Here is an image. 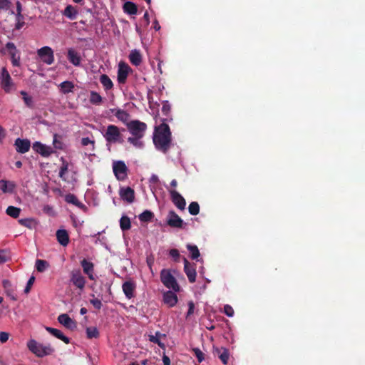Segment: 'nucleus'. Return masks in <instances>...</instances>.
<instances>
[{
	"mask_svg": "<svg viewBox=\"0 0 365 365\" xmlns=\"http://www.w3.org/2000/svg\"><path fill=\"white\" fill-rule=\"evenodd\" d=\"M153 217L154 213L150 210H145L138 216L140 221L143 222H151Z\"/></svg>",
	"mask_w": 365,
	"mask_h": 365,
	"instance_id": "473e14b6",
	"label": "nucleus"
},
{
	"mask_svg": "<svg viewBox=\"0 0 365 365\" xmlns=\"http://www.w3.org/2000/svg\"><path fill=\"white\" fill-rule=\"evenodd\" d=\"M163 365H170V358L168 356H166L165 354H164L163 356Z\"/></svg>",
	"mask_w": 365,
	"mask_h": 365,
	"instance_id": "680f3d73",
	"label": "nucleus"
},
{
	"mask_svg": "<svg viewBox=\"0 0 365 365\" xmlns=\"http://www.w3.org/2000/svg\"><path fill=\"white\" fill-rule=\"evenodd\" d=\"M11 2L10 0H0V12L11 9Z\"/></svg>",
	"mask_w": 365,
	"mask_h": 365,
	"instance_id": "de8ad7c7",
	"label": "nucleus"
},
{
	"mask_svg": "<svg viewBox=\"0 0 365 365\" xmlns=\"http://www.w3.org/2000/svg\"><path fill=\"white\" fill-rule=\"evenodd\" d=\"M113 170L118 180H124L127 178L128 168L123 161L119 160L113 164Z\"/></svg>",
	"mask_w": 365,
	"mask_h": 365,
	"instance_id": "423d86ee",
	"label": "nucleus"
},
{
	"mask_svg": "<svg viewBox=\"0 0 365 365\" xmlns=\"http://www.w3.org/2000/svg\"><path fill=\"white\" fill-rule=\"evenodd\" d=\"M120 198L128 203L135 200V191L130 187H121L119 191Z\"/></svg>",
	"mask_w": 365,
	"mask_h": 365,
	"instance_id": "4468645a",
	"label": "nucleus"
},
{
	"mask_svg": "<svg viewBox=\"0 0 365 365\" xmlns=\"http://www.w3.org/2000/svg\"><path fill=\"white\" fill-rule=\"evenodd\" d=\"M6 47L9 51L10 53H11V52H14V51L16 50V46H15L14 43L12 42H8L6 44Z\"/></svg>",
	"mask_w": 365,
	"mask_h": 365,
	"instance_id": "052dcab7",
	"label": "nucleus"
},
{
	"mask_svg": "<svg viewBox=\"0 0 365 365\" xmlns=\"http://www.w3.org/2000/svg\"><path fill=\"white\" fill-rule=\"evenodd\" d=\"M115 116L121 122L123 123H125L127 125V123H129L130 120V115L129 113L121 109H118L115 113Z\"/></svg>",
	"mask_w": 365,
	"mask_h": 365,
	"instance_id": "cd10ccee",
	"label": "nucleus"
},
{
	"mask_svg": "<svg viewBox=\"0 0 365 365\" xmlns=\"http://www.w3.org/2000/svg\"><path fill=\"white\" fill-rule=\"evenodd\" d=\"M192 351L197 357L199 363H201L205 359V354L199 348H193Z\"/></svg>",
	"mask_w": 365,
	"mask_h": 365,
	"instance_id": "09e8293b",
	"label": "nucleus"
},
{
	"mask_svg": "<svg viewBox=\"0 0 365 365\" xmlns=\"http://www.w3.org/2000/svg\"><path fill=\"white\" fill-rule=\"evenodd\" d=\"M14 145L19 153L24 154L29 150L31 142L28 139L17 138L15 140Z\"/></svg>",
	"mask_w": 365,
	"mask_h": 365,
	"instance_id": "2eb2a0df",
	"label": "nucleus"
},
{
	"mask_svg": "<svg viewBox=\"0 0 365 365\" xmlns=\"http://www.w3.org/2000/svg\"><path fill=\"white\" fill-rule=\"evenodd\" d=\"M34 150L43 157H48L51 154V148L41 143L40 142H35L33 145Z\"/></svg>",
	"mask_w": 365,
	"mask_h": 365,
	"instance_id": "412c9836",
	"label": "nucleus"
},
{
	"mask_svg": "<svg viewBox=\"0 0 365 365\" xmlns=\"http://www.w3.org/2000/svg\"><path fill=\"white\" fill-rule=\"evenodd\" d=\"M63 14L71 20H74L77 15V11L73 6L68 5L66 7Z\"/></svg>",
	"mask_w": 365,
	"mask_h": 365,
	"instance_id": "72a5a7b5",
	"label": "nucleus"
},
{
	"mask_svg": "<svg viewBox=\"0 0 365 365\" xmlns=\"http://www.w3.org/2000/svg\"><path fill=\"white\" fill-rule=\"evenodd\" d=\"M86 336L88 339H97L99 337V331L95 327H89L86 328Z\"/></svg>",
	"mask_w": 365,
	"mask_h": 365,
	"instance_id": "4c0bfd02",
	"label": "nucleus"
},
{
	"mask_svg": "<svg viewBox=\"0 0 365 365\" xmlns=\"http://www.w3.org/2000/svg\"><path fill=\"white\" fill-rule=\"evenodd\" d=\"M143 25V24H135V26H136V31H137V32L140 35H141V27H142Z\"/></svg>",
	"mask_w": 365,
	"mask_h": 365,
	"instance_id": "69168bd1",
	"label": "nucleus"
},
{
	"mask_svg": "<svg viewBox=\"0 0 365 365\" xmlns=\"http://www.w3.org/2000/svg\"><path fill=\"white\" fill-rule=\"evenodd\" d=\"M170 105L168 103V101H165L163 102V106H162V112L163 115L168 116L170 112Z\"/></svg>",
	"mask_w": 365,
	"mask_h": 365,
	"instance_id": "8fccbe9b",
	"label": "nucleus"
},
{
	"mask_svg": "<svg viewBox=\"0 0 365 365\" xmlns=\"http://www.w3.org/2000/svg\"><path fill=\"white\" fill-rule=\"evenodd\" d=\"M58 322L66 328L73 330L76 328V322L67 314H61L58 317Z\"/></svg>",
	"mask_w": 365,
	"mask_h": 365,
	"instance_id": "dca6fc26",
	"label": "nucleus"
},
{
	"mask_svg": "<svg viewBox=\"0 0 365 365\" xmlns=\"http://www.w3.org/2000/svg\"><path fill=\"white\" fill-rule=\"evenodd\" d=\"M184 262V272L186 274L188 280L190 283H193L196 280V270H195V265L191 264L188 260L184 257L183 258Z\"/></svg>",
	"mask_w": 365,
	"mask_h": 365,
	"instance_id": "f8f14e48",
	"label": "nucleus"
},
{
	"mask_svg": "<svg viewBox=\"0 0 365 365\" xmlns=\"http://www.w3.org/2000/svg\"><path fill=\"white\" fill-rule=\"evenodd\" d=\"M166 223L168 226L173 228H183L184 225H186V223H185L179 215L173 210L169 211L166 218Z\"/></svg>",
	"mask_w": 365,
	"mask_h": 365,
	"instance_id": "0eeeda50",
	"label": "nucleus"
},
{
	"mask_svg": "<svg viewBox=\"0 0 365 365\" xmlns=\"http://www.w3.org/2000/svg\"><path fill=\"white\" fill-rule=\"evenodd\" d=\"M37 53L41 61L47 65H51L54 62L53 51L51 47L43 46L38 50Z\"/></svg>",
	"mask_w": 365,
	"mask_h": 365,
	"instance_id": "6e6552de",
	"label": "nucleus"
},
{
	"mask_svg": "<svg viewBox=\"0 0 365 365\" xmlns=\"http://www.w3.org/2000/svg\"><path fill=\"white\" fill-rule=\"evenodd\" d=\"M89 101L93 105H100L103 102V98L96 91H91Z\"/></svg>",
	"mask_w": 365,
	"mask_h": 365,
	"instance_id": "2f4dec72",
	"label": "nucleus"
},
{
	"mask_svg": "<svg viewBox=\"0 0 365 365\" xmlns=\"http://www.w3.org/2000/svg\"><path fill=\"white\" fill-rule=\"evenodd\" d=\"M67 58L68 61L76 66H78L81 64V58L78 52L73 48L68 49Z\"/></svg>",
	"mask_w": 365,
	"mask_h": 365,
	"instance_id": "b1692460",
	"label": "nucleus"
},
{
	"mask_svg": "<svg viewBox=\"0 0 365 365\" xmlns=\"http://www.w3.org/2000/svg\"><path fill=\"white\" fill-rule=\"evenodd\" d=\"M223 312L229 317H232L235 314L233 308L229 304H225L224 306Z\"/></svg>",
	"mask_w": 365,
	"mask_h": 365,
	"instance_id": "3c124183",
	"label": "nucleus"
},
{
	"mask_svg": "<svg viewBox=\"0 0 365 365\" xmlns=\"http://www.w3.org/2000/svg\"><path fill=\"white\" fill-rule=\"evenodd\" d=\"M53 145L57 149H61L62 148V143L61 142L58 141L57 140V135L55 134L54 136H53Z\"/></svg>",
	"mask_w": 365,
	"mask_h": 365,
	"instance_id": "bf43d9fd",
	"label": "nucleus"
},
{
	"mask_svg": "<svg viewBox=\"0 0 365 365\" xmlns=\"http://www.w3.org/2000/svg\"><path fill=\"white\" fill-rule=\"evenodd\" d=\"M90 303L97 309H101L102 307V302L100 299L95 298L90 300Z\"/></svg>",
	"mask_w": 365,
	"mask_h": 365,
	"instance_id": "6e6d98bb",
	"label": "nucleus"
},
{
	"mask_svg": "<svg viewBox=\"0 0 365 365\" xmlns=\"http://www.w3.org/2000/svg\"><path fill=\"white\" fill-rule=\"evenodd\" d=\"M123 10L128 14H135L138 11L137 6L132 1H126L123 4Z\"/></svg>",
	"mask_w": 365,
	"mask_h": 365,
	"instance_id": "7c9ffc66",
	"label": "nucleus"
},
{
	"mask_svg": "<svg viewBox=\"0 0 365 365\" xmlns=\"http://www.w3.org/2000/svg\"><path fill=\"white\" fill-rule=\"evenodd\" d=\"M61 161L62 162V165L60 168L58 175L62 180H65L66 178L64 175L68 172V163L63 157L61 158Z\"/></svg>",
	"mask_w": 365,
	"mask_h": 365,
	"instance_id": "e433bc0d",
	"label": "nucleus"
},
{
	"mask_svg": "<svg viewBox=\"0 0 365 365\" xmlns=\"http://www.w3.org/2000/svg\"><path fill=\"white\" fill-rule=\"evenodd\" d=\"M163 122L158 126L155 127L153 133V143L156 148L165 153L170 149L171 145V132L168 124Z\"/></svg>",
	"mask_w": 365,
	"mask_h": 365,
	"instance_id": "f257e3e1",
	"label": "nucleus"
},
{
	"mask_svg": "<svg viewBox=\"0 0 365 365\" xmlns=\"http://www.w3.org/2000/svg\"><path fill=\"white\" fill-rule=\"evenodd\" d=\"M14 184L5 180H0V190L4 192H12L14 188Z\"/></svg>",
	"mask_w": 365,
	"mask_h": 365,
	"instance_id": "c85d7f7f",
	"label": "nucleus"
},
{
	"mask_svg": "<svg viewBox=\"0 0 365 365\" xmlns=\"http://www.w3.org/2000/svg\"><path fill=\"white\" fill-rule=\"evenodd\" d=\"M34 281H35V277L34 276H31L29 278V279L28 280L27 284L24 289V292L26 294H28L30 292L31 287H32L33 284L34 283Z\"/></svg>",
	"mask_w": 365,
	"mask_h": 365,
	"instance_id": "5fc2aeb1",
	"label": "nucleus"
},
{
	"mask_svg": "<svg viewBox=\"0 0 365 365\" xmlns=\"http://www.w3.org/2000/svg\"><path fill=\"white\" fill-rule=\"evenodd\" d=\"M132 71L131 68L124 62H120L117 73V80L118 83L125 84L128 74Z\"/></svg>",
	"mask_w": 365,
	"mask_h": 365,
	"instance_id": "1a4fd4ad",
	"label": "nucleus"
},
{
	"mask_svg": "<svg viewBox=\"0 0 365 365\" xmlns=\"http://www.w3.org/2000/svg\"><path fill=\"white\" fill-rule=\"evenodd\" d=\"M21 212V209L14 206H9L6 213L11 217L17 218Z\"/></svg>",
	"mask_w": 365,
	"mask_h": 365,
	"instance_id": "58836bf2",
	"label": "nucleus"
},
{
	"mask_svg": "<svg viewBox=\"0 0 365 365\" xmlns=\"http://www.w3.org/2000/svg\"><path fill=\"white\" fill-rule=\"evenodd\" d=\"M46 330L48 333L52 334L53 336H55L57 339H61V341H63L65 344H69L70 343L69 338L63 334V332L61 331H60L59 329H55V328H52V327H46Z\"/></svg>",
	"mask_w": 365,
	"mask_h": 365,
	"instance_id": "4be33fe9",
	"label": "nucleus"
},
{
	"mask_svg": "<svg viewBox=\"0 0 365 365\" xmlns=\"http://www.w3.org/2000/svg\"><path fill=\"white\" fill-rule=\"evenodd\" d=\"M59 87L62 93L67 94L68 93L73 92L74 84L71 81H65L59 85Z\"/></svg>",
	"mask_w": 365,
	"mask_h": 365,
	"instance_id": "c756f323",
	"label": "nucleus"
},
{
	"mask_svg": "<svg viewBox=\"0 0 365 365\" xmlns=\"http://www.w3.org/2000/svg\"><path fill=\"white\" fill-rule=\"evenodd\" d=\"M56 238L59 244L66 247L69 243L68 233L66 230H58L56 232Z\"/></svg>",
	"mask_w": 365,
	"mask_h": 365,
	"instance_id": "5701e85b",
	"label": "nucleus"
},
{
	"mask_svg": "<svg viewBox=\"0 0 365 365\" xmlns=\"http://www.w3.org/2000/svg\"><path fill=\"white\" fill-rule=\"evenodd\" d=\"M0 78L1 88L4 90L5 92L9 93L12 89L14 84L11 77L5 67L2 68L1 70Z\"/></svg>",
	"mask_w": 365,
	"mask_h": 365,
	"instance_id": "9d476101",
	"label": "nucleus"
},
{
	"mask_svg": "<svg viewBox=\"0 0 365 365\" xmlns=\"http://www.w3.org/2000/svg\"><path fill=\"white\" fill-rule=\"evenodd\" d=\"M86 313H87V309H86V308H85V307H82V308L80 309V314H81L83 315V314H86Z\"/></svg>",
	"mask_w": 365,
	"mask_h": 365,
	"instance_id": "774afa93",
	"label": "nucleus"
},
{
	"mask_svg": "<svg viewBox=\"0 0 365 365\" xmlns=\"http://www.w3.org/2000/svg\"><path fill=\"white\" fill-rule=\"evenodd\" d=\"M9 337V334L5 331L0 332V341L1 343H5L8 341Z\"/></svg>",
	"mask_w": 365,
	"mask_h": 365,
	"instance_id": "4d7b16f0",
	"label": "nucleus"
},
{
	"mask_svg": "<svg viewBox=\"0 0 365 365\" xmlns=\"http://www.w3.org/2000/svg\"><path fill=\"white\" fill-rule=\"evenodd\" d=\"M21 95L23 96V100L25 103V104L29 107V108H33L34 107V103H33V99L31 96H29L27 95V93L26 91H21Z\"/></svg>",
	"mask_w": 365,
	"mask_h": 365,
	"instance_id": "a18cd8bd",
	"label": "nucleus"
},
{
	"mask_svg": "<svg viewBox=\"0 0 365 365\" xmlns=\"http://www.w3.org/2000/svg\"><path fill=\"white\" fill-rule=\"evenodd\" d=\"M11 259L10 252L7 250H0V264L5 263Z\"/></svg>",
	"mask_w": 365,
	"mask_h": 365,
	"instance_id": "37998d69",
	"label": "nucleus"
},
{
	"mask_svg": "<svg viewBox=\"0 0 365 365\" xmlns=\"http://www.w3.org/2000/svg\"><path fill=\"white\" fill-rule=\"evenodd\" d=\"M71 282L81 290H83L85 287L86 279L80 270H74L71 272Z\"/></svg>",
	"mask_w": 365,
	"mask_h": 365,
	"instance_id": "9b49d317",
	"label": "nucleus"
},
{
	"mask_svg": "<svg viewBox=\"0 0 365 365\" xmlns=\"http://www.w3.org/2000/svg\"><path fill=\"white\" fill-rule=\"evenodd\" d=\"M81 265L83 268V272L88 275V278L91 280H94V276H93L94 264H93V263L88 262L86 259H83L81 262Z\"/></svg>",
	"mask_w": 365,
	"mask_h": 365,
	"instance_id": "a211bd4d",
	"label": "nucleus"
},
{
	"mask_svg": "<svg viewBox=\"0 0 365 365\" xmlns=\"http://www.w3.org/2000/svg\"><path fill=\"white\" fill-rule=\"evenodd\" d=\"M103 135L107 145L123 143L124 141L119 128L115 125H108Z\"/></svg>",
	"mask_w": 365,
	"mask_h": 365,
	"instance_id": "7ed1b4c3",
	"label": "nucleus"
},
{
	"mask_svg": "<svg viewBox=\"0 0 365 365\" xmlns=\"http://www.w3.org/2000/svg\"><path fill=\"white\" fill-rule=\"evenodd\" d=\"M142 138H143L131 136L128 138V141L134 147L141 149L144 147V143L141 140Z\"/></svg>",
	"mask_w": 365,
	"mask_h": 365,
	"instance_id": "c9c22d12",
	"label": "nucleus"
},
{
	"mask_svg": "<svg viewBox=\"0 0 365 365\" xmlns=\"http://www.w3.org/2000/svg\"><path fill=\"white\" fill-rule=\"evenodd\" d=\"M123 293L128 299H131L134 297V292L135 284L132 281H126L122 285Z\"/></svg>",
	"mask_w": 365,
	"mask_h": 365,
	"instance_id": "aec40b11",
	"label": "nucleus"
},
{
	"mask_svg": "<svg viewBox=\"0 0 365 365\" xmlns=\"http://www.w3.org/2000/svg\"><path fill=\"white\" fill-rule=\"evenodd\" d=\"M163 336L159 331L155 332V335L150 334L148 336L149 341L150 342L157 344L160 347L163 348L165 344L162 343L160 340V336Z\"/></svg>",
	"mask_w": 365,
	"mask_h": 365,
	"instance_id": "ea45409f",
	"label": "nucleus"
},
{
	"mask_svg": "<svg viewBox=\"0 0 365 365\" xmlns=\"http://www.w3.org/2000/svg\"><path fill=\"white\" fill-rule=\"evenodd\" d=\"M188 311H187V317H188L189 316H190L191 314H193L194 312V309H195V304L193 303V302H189L188 303Z\"/></svg>",
	"mask_w": 365,
	"mask_h": 365,
	"instance_id": "13d9d810",
	"label": "nucleus"
},
{
	"mask_svg": "<svg viewBox=\"0 0 365 365\" xmlns=\"http://www.w3.org/2000/svg\"><path fill=\"white\" fill-rule=\"evenodd\" d=\"M160 280L163 285L168 288L171 289L175 292H178L180 291V287L178 284L176 279L172 274L170 269H163L160 272Z\"/></svg>",
	"mask_w": 365,
	"mask_h": 365,
	"instance_id": "20e7f679",
	"label": "nucleus"
},
{
	"mask_svg": "<svg viewBox=\"0 0 365 365\" xmlns=\"http://www.w3.org/2000/svg\"><path fill=\"white\" fill-rule=\"evenodd\" d=\"M49 266L48 262L43 259H37L36 261V268L38 272H43Z\"/></svg>",
	"mask_w": 365,
	"mask_h": 365,
	"instance_id": "79ce46f5",
	"label": "nucleus"
},
{
	"mask_svg": "<svg viewBox=\"0 0 365 365\" xmlns=\"http://www.w3.org/2000/svg\"><path fill=\"white\" fill-rule=\"evenodd\" d=\"M127 128L132 136L143 138L147 129V125L140 120H134L127 123Z\"/></svg>",
	"mask_w": 365,
	"mask_h": 365,
	"instance_id": "39448f33",
	"label": "nucleus"
},
{
	"mask_svg": "<svg viewBox=\"0 0 365 365\" xmlns=\"http://www.w3.org/2000/svg\"><path fill=\"white\" fill-rule=\"evenodd\" d=\"M19 223L24 227H26L28 228H32V226L34 224V220L31 218H25V219H21L19 220Z\"/></svg>",
	"mask_w": 365,
	"mask_h": 365,
	"instance_id": "49530a36",
	"label": "nucleus"
},
{
	"mask_svg": "<svg viewBox=\"0 0 365 365\" xmlns=\"http://www.w3.org/2000/svg\"><path fill=\"white\" fill-rule=\"evenodd\" d=\"M99 80L106 91H108L113 88V83L108 75H101Z\"/></svg>",
	"mask_w": 365,
	"mask_h": 365,
	"instance_id": "bb28decb",
	"label": "nucleus"
},
{
	"mask_svg": "<svg viewBox=\"0 0 365 365\" xmlns=\"http://www.w3.org/2000/svg\"><path fill=\"white\" fill-rule=\"evenodd\" d=\"M28 349L38 357H43L51 355L54 352V349L50 345H44L37 342L34 339H31L27 343Z\"/></svg>",
	"mask_w": 365,
	"mask_h": 365,
	"instance_id": "f03ea898",
	"label": "nucleus"
},
{
	"mask_svg": "<svg viewBox=\"0 0 365 365\" xmlns=\"http://www.w3.org/2000/svg\"><path fill=\"white\" fill-rule=\"evenodd\" d=\"M187 249L189 250L192 259H195L200 257V251L196 245H187Z\"/></svg>",
	"mask_w": 365,
	"mask_h": 365,
	"instance_id": "a19ab883",
	"label": "nucleus"
},
{
	"mask_svg": "<svg viewBox=\"0 0 365 365\" xmlns=\"http://www.w3.org/2000/svg\"><path fill=\"white\" fill-rule=\"evenodd\" d=\"M163 302L168 307H173L178 302V297L175 292L172 291H167L163 294Z\"/></svg>",
	"mask_w": 365,
	"mask_h": 365,
	"instance_id": "6ab92c4d",
	"label": "nucleus"
},
{
	"mask_svg": "<svg viewBox=\"0 0 365 365\" xmlns=\"http://www.w3.org/2000/svg\"><path fill=\"white\" fill-rule=\"evenodd\" d=\"M11 55L12 56V64L13 66H19V61L15 58V53L11 52Z\"/></svg>",
	"mask_w": 365,
	"mask_h": 365,
	"instance_id": "e2e57ef3",
	"label": "nucleus"
},
{
	"mask_svg": "<svg viewBox=\"0 0 365 365\" xmlns=\"http://www.w3.org/2000/svg\"><path fill=\"white\" fill-rule=\"evenodd\" d=\"M120 227L123 231L130 230L131 227L130 218L125 215L122 216L120 220Z\"/></svg>",
	"mask_w": 365,
	"mask_h": 365,
	"instance_id": "f704fd0d",
	"label": "nucleus"
},
{
	"mask_svg": "<svg viewBox=\"0 0 365 365\" xmlns=\"http://www.w3.org/2000/svg\"><path fill=\"white\" fill-rule=\"evenodd\" d=\"M214 354H217L219 359L221 360L223 364H227L230 359V352L225 347H214Z\"/></svg>",
	"mask_w": 365,
	"mask_h": 365,
	"instance_id": "f3484780",
	"label": "nucleus"
},
{
	"mask_svg": "<svg viewBox=\"0 0 365 365\" xmlns=\"http://www.w3.org/2000/svg\"><path fill=\"white\" fill-rule=\"evenodd\" d=\"M171 200L173 204L180 210H183L186 205L185 198L176 190H170Z\"/></svg>",
	"mask_w": 365,
	"mask_h": 365,
	"instance_id": "ddd939ff",
	"label": "nucleus"
},
{
	"mask_svg": "<svg viewBox=\"0 0 365 365\" xmlns=\"http://www.w3.org/2000/svg\"><path fill=\"white\" fill-rule=\"evenodd\" d=\"M81 144L83 146H87L88 145H92V150H94V147H95V141L94 140H91L88 137H86V138H83L81 139Z\"/></svg>",
	"mask_w": 365,
	"mask_h": 365,
	"instance_id": "603ef678",
	"label": "nucleus"
},
{
	"mask_svg": "<svg viewBox=\"0 0 365 365\" xmlns=\"http://www.w3.org/2000/svg\"><path fill=\"white\" fill-rule=\"evenodd\" d=\"M65 201L67 203L73 204L79 208L85 207V205L78 200L77 197L71 193L66 195Z\"/></svg>",
	"mask_w": 365,
	"mask_h": 365,
	"instance_id": "a878e982",
	"label": "nucleus"
},
{
	"mask_svg": "<svg viewBox=\"0 0 365 365\" xmlns=\"http://www.w3.org/2000/svg\"><path fill=\"white\" fill-rule=\"evenodd\" d=\"M129 60L133 65L139 66L142 62L141 53L138 50H133L129 54Z\"/></svg>",
	"mask_w": 365,
	"mask_h": 365,
	"instance_id": "393cba45",
	"label": "nucleus"
},
{
	"mask_svg": "<svg viewBox=\"0 0 365 365\" xmlns=\"http://www.w3.org/2000/svg\"><path fill=\"white\" fill-rule=\"evenodd\" d=\"M169 254L173 258L175 262H179L180 252L177 249H171L169 252Z\"/></svg>",
	"mask_w": 365,
	"mask_h": 365,
	"instance_id": "864d4df0",
	"label": "nucleus"
},
{
	"mask_svg": "<svg viewBox=\"0 0 365 365\" xmlns=\"http://www.w3.org/2000/svg\"><path fill=\"white\" fill-rule=\"evenodd\" d=\"M188 211L192 215H197L200 212V205L197 202H192L189 205Z\"/></svg>",
	"mask_w": 365,
	"mask_h": 365,
	"instance_id": "c03bdc74",
	"label": "nucleus"
},
{
	"mask_svg": "<svg viewBox=\"0 0 365 365\" xmlns=\"http://www.w3.org/2000/svg\"><path fill=\"white\" fill-rule=\"evenodd\" d=\"M170 185H171V187H177V185H178V182H177V180H176L175 179H173V180L170 182Z\"/></svg>",
	"mask_w": 365,
	"mask_h": 365,
	"instance_id": "338daca9",
	"label": "nucleus"
},
{
	"mask_svg": "<svg viewBox=\"0 0 365 365\" xmlns=\"http://www.w3.org/2000/svg\"><path fill=\"white\" fill-rule=\"evenodd\" d=\"M16 11L18 12V16H20L21 11V4L19 1L16 2Z\"/></svg>",
	"mask_w": 365,
	"mask_h": 365,
	"instance_id": "0e129e2a",
	"label": "nucleus"
}]
</instances>
